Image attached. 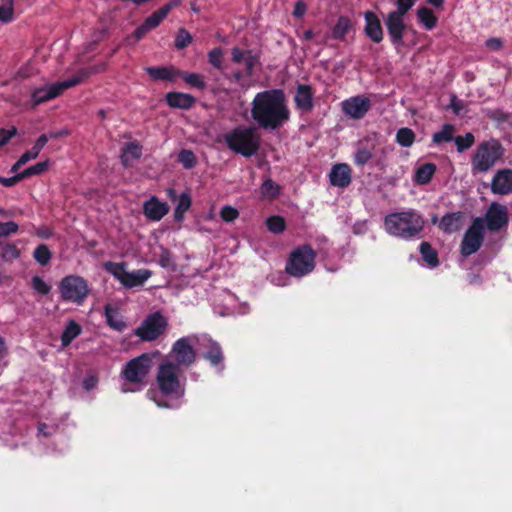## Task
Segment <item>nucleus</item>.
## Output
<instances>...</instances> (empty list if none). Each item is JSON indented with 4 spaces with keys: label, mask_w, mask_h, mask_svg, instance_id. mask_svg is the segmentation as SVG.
<instances>
[{
    "label": "nucleus",
    "mask_w": 512,
    "mask_h": 512,
    "mask_svg": "<svg viewBox=\"0 0 512 512\" xmlns=\"http://www.w3.org/2000/svg\"><path fill=\"white\" fill-rule=\"evenodd\" d=\"M251 117L264 130H276L290 119L287 98L282 89L258 92L251 103Z\"/></svg>",
    "instance_id": "1"
},
{
    "label": "nucleus",
    "mask_w": 512,
    "mask_h": 512,
    "mask_svg": "<svg viewBox=\"0 0 512 512\" xmlns=\"http://www.w3.org/2000/svg\"><path fill=\"white\" fill-rule=\"evenodd\" d=\"M424 225L423 216L413 209L390 213L384 218L386 232L406 240L418 237Z\"/></svg>",
    "instance_id": "2"
},
{
    "label": "nucleus",
    "mask_w": 512,
    "mask_h": 512,
    "mask_svg": "<svg viewBox=\"0 0 512 512\" xmlns=\"http://www.w3.org/2000/svg\"><path fill=\"white\" fill-rule=\"evenodd\" d=\"M183 369L177 368L169 359L163 360L158 366L156 383L162 395L178 400L184 397L186 378Z\"/></svg>",
    "instance_id": "3"
},
{
    "label": "nucleus",
    "mask_w": 512,
    "mask_h": 512,
    "mask_svg": "<svg viewBox=\"0 0 512 512\" xmlns=\"http://www.w3.org/2000/svg\"><path fill=\"white\" fill-rule=\"evenodd\" d=\"M227 147L244 157H251L260 148V136L255 127L237 126L224 135Z\"/></svg>",
    "instance_id": "4"
},
{
    "label": "nucleus",
    "mask_w": 512,
    "mask_h": 512,
    "mask_svg": "<svg viewBox=\"0 0 512 512\" xmlns=\"http://www.w3.org/2000/svg\"><path fill=\"white\" fill-rule=\"evenodd\" d=\"M414 5L415 0H396V9L388 12L384 18L390 43L395 48L404 45V34L408 28L404 18Z\"/></svg>",
    "instance_id": "5"
},
{
    "label": "nucleus",
    "mask_w": 512,
    "mask_h": 512,
    "mask_svg": "<svg viewBox=\"0 0 512 512\" xmlns=\"http://www.w3.org/2000/svg\"><path fill=\"white\" fill-rule=\"evenodd\" d=\"M316 252L308 244L301 245L290 253L285 272L292 277H303L315 269Z\"/></svg>",
    "instance_id": "6"
},
{
    "label": "nucleus",
    "mask_w": 512,
    "mask_h": 512,
    "mask_svg": "<svg viewBox=\"0 0 512 512\" xmlns=\"http://www.w3.org/2000/svg\"><path fill=\"white\" fill-rule=\"evenodd\" d=\"M504 148L497 139L481 142L472 156V172H487L503 156Z\"/></svg>",
    "instance_id": "7"
},
{
    "label": "nucleus",
    "mask_w": 512,
    "mask_h": 512,
    "mask_svg": "<svg viewBox=\"0 0 512 512\" xmlns=\"http://www.w3.org/2000/svg\"><path fill=\"white\" fill-rule=\"evenodd\" d=\"M60 298L64 302L82 305L90 294L88 282L79 275H67L58 285Z\"/></svg>",
    "instance_id": "8"
},
{
    "label": "nucleus",
    "mask_w": 512,
    "mask_h": 512,
    "mask_svg": "<svg viewBox=\"0 0 512 512\" xmlns=\"http://www.w3.org/2000/svg\"><path fill=\"white\" fill-rule=\"evenodd\" d=\"M153 356L143 353L129 360L121 371V376L129 383L144 384L152 368Z\"/></svg>",
    "instance_id": "9"
},
{
    "label": "nucleus",
    "mask_w": 512,
    "mask_h": 512,
    "mask_svg": "<svg viewBox=\"0 0 512 512\" xmlns=\"http://www.w3.org/2000/svg\"><path fill=\"white\" fill-rule=\"evenodd\" d=\"M167 326V319L160 311H156L143 320L135 330V335L142 341H154L165 332Z\"/></svg>",
    "instance_id": "10"
},
{
    "label": "nucleus",
    "mask_w": 512,
    "mask_h": 512,
    "mask_svg": "<svg viewBox=\"0 0 512 512\" xmlns=\"http://www.w3.org/2000/svg\"><path fill=\"white\" fill-rule=\"evenodd\" d=\"M484 230V219L481 217L475 218L463 236L460 246L462 256L468 257L481 248L484 241Z\"/></svg>",
    "instance_id": "11"
},
{
    "label": "nucleus",
    "mask_w": 512,
    "mask_h": 512,
    "mask_svg": "<svg viewBox=\"0 0 512 512\" xmlns=\"http://www.w3.org/2000/svg\"><path fill=\"white\" fill-rule=\"evenodd\" d=\"M191 340V337H181L172 345L168 359L179 369L189 368L196 361L197 354Z\"/></svg>",
    "instance_id": "12"
},
{
    "label": "nucleus",
    "mask_w": 512,
    "mask_h": 512,
    "mask_svg": "<svg viewBox=\"0 0 512 512\" xmlns=\"http://www.w3.org/2000/svg\"><path fill=\"white\" fill-rule=\"evenodd\" d=\"M110 266H115L117 269L121 270V273L110 270L123 286L127 288H133L137 286H142L145 281H147L152 273L148 269H138L133 272L125 271L124 264L122 263H109Z\"/></svg>",
    "instance_id": "13"
},
{
    "label": "nucleus",
    "mask_w": 512,
    "mask_h": 512,
    "mask_svg": "<svg viewBox=\"0 0 512 512\" xmlns=\"http://www.w3.org/2000/svg\"><path fill=\"white\" fill-rule=\"evenodd\" d=\"M370 108V99L363 95L353 96L342 102V110L344 114L352 119H362Z\"/></svg>",
    "instance_id": "14"
},
{
    "label": "nucleus",
    "mask_w": 512,
    "mask_h": 512,
    "mask_svg": "<svg viewBox=\"0 0 512 512\" xmlns=\"http://www.w3.org/2000/svg\"><path fill=\"white\" fill-rule=\"evenodd\" d=\"M201 357L206 360L216 373L220 374L225 369V356L221 345L213 340H209Z\"/></svg>",
    "instance_id": "15"
},
{
    "label": "nucleus",
    "mask_w": 512,
    "mask_h": 512,
    "mask_svg": "<svg viewBox=\"0 0 512 512\" xmlns=\"http://www.w3.org/2000/svg\"><path fill=\"white\" fill-rule=\"evenodd\" d=\"M483 219L488 230L499 231L508 223L507 210L504 206L498 203H492L485 214V218Z\"/></svg>",
    "instance_id": "16"
},
{
    "label": "nucleus",
    "mask_w": 512,
    "mask_h": 512,
    "mask_svg": "<svg viewBox=\"0 0 512 512\" xmlns=\"http://www.w3.org/2000/svg\"><path fill=\"white\" fill-rule=\"evenodd\" d=\"M364 20V33L366 37L375 44L382 42L384 31L378 15L371 10H367L364 12Z\"/></svg>",
    "instance_id": "17"
},
{
    "label": "nucleus",
    "mask_w": 512,
    "mask_h": 512,
    "mask_svg": "<svg viewBox=\"0 0 512 512\" xmlns=\"http://www.w3.org/2000/svg\"><path fill=\"white\" fill-rule=\"evenodd\" d=\"M293 100L298 110L303 113L311 112L314 108V91L312 86L298 84Z\"/></svg>",
    "instance_id": "18"
},
{
    "label": "nucleus",
    "mask_w": 512,
    "mask_h": 512,
    "mask_svg": "<svg viewBox=\"0 0 512 512\" xmlns=\"http://www.w3.org/2000/svg\"><path fill=\"white\" fill-rule=\"evenodd\" d=\"M330 184L334 187L346 188L352 181V170L347 163L333 165L329 173Z\"/></svg>",
    "instance_id": "19"
},
{
    "label": "nucleus",
    "mask_w": 512,
    "mask_h": 512,
    "mask_svg": "<svg viewBox=\"0 0 512 512\" xmlns=\"http://www.w3.org/2000/svg\"><path fill=\"white\" fill-rule=\"evenodd\" d=\"M169 212V205L161 202L156 196L150 197L143 204L144 215L152 221H160Z\"/></svg>",
    "instance_id": "20"
},
{
    "label": "nucleus",
    "mask_w": 512,
    "mask_h": 512,
    "mask_svg": "<svg viewBox=\"0 0 512 512\" xmlns=\"http://www.w3.org/2000/svg\"><path fill=\"white\" fill-rule=\"evenodd\" d=\"M166 17L167 13L162 9V7L154 11L139 27L135 29L133 37H135L137 41L142 39L147 33L158 27Z\"/></svg>",
    "instance_id": "21"
},
{
    "label": "nucleus",
    "mask_w": 512,
    "mask_h": 512,
    "mask_svg": "<svg viewBox=\"0 0 512 512\" xmlns=\"http://www.w3.org/2000/svg\"><path fill=\"white\" fill-rule=\"evenodd\" d=\"M491 190L494 194L499 195L512 193V170L502 169L497 171L492 179Z\"/></svg>",
    "instance_id": "22"
},
{
    "label": "nucleus",
    "mask_w": 512,
    "mask_h": 512,
    "mask_svg": "<svg viewBox=\"0 0 512 512\" xmlns=\"http://www.w3.org/2000/svg\"><path fill=\"white\" fill-rule=\"evenodd\" d=\"M104 69H105V64L84 67V68L79 69L72 77H70L66 80L60 81V82L65 91L66 89H69L76 85L81 84L86 79H88L90 76L97 74V73L103 71Z\"/></svg>",
    "instance_id": "23"
},
{
    "label": "nucleus",
    "mask_w": 512,
    "mask_h": 512,
    "mask_svg": "<svg viewBox=\"0 0 512 512\" xmlns=\"http://www.w3.org/2000/svg\"><path fill=\"white\" fill-rule=\"evenodd\" d=\"M64 89L61 82L51 84L49 87L37 88L32 92L31 98L33 105L37 106L51 99H54L63 93Z\"/></svg>",
    "instance_id": "24"
},
{
    "label": "nucleus",
    "mask_w": 512,
    "mask_h": 512,
    "mask_svg": "<svg viewBox=\"0 0 512 512\" xmlns=\"http://www.w3.org/2000/svg\"><path fill=\"white\" fill-rule=\"evenodd\" d=\"M165 99L169 107L182 110H188L196 103L194 96L182 92H168Z\"/></svg>",
    "instance_id": "25"
},
{
    "label": "nucleus",
    "mask_w": 512,
    "mask_h": 512,
    "mask_svg": "<svg viewBox=\"0 0 512 512\" xmlns=\"http://www.w3.org/2000/svg\"><path fill=\"white\" fill-rule=\"evenodd\" d=\"M142 156V146L141 144L134 140L124 144L122 147V153L120 155L121 164L125 168H129L132 163L131 159L138 160Z\"/></svg>",
    "instance_id": "26"
},
{
    "label": "nucleus",
    "mask_w": 512,
    "mask_h": 512,
    "mask_svg": "<svg viewBox=\"0 0 512 512\" xmlns=\"http://www.w3.org/2000/svg\"><path fill=\"white\" fill-rule=\"evenodd\" d=\"M462 219L463 213L460 211L447 213L441 218L439 222V229L447 234L457 232L461 228Z\"/></svg>",
    "instance_id": "27"
},
{
    "label": "nucleus",
    "mask_w": 512,
    "mask_h": 512,
    "mask_svg": "<svg viewBox=\"0 0 512 512\" xmlns=\"http://www.w3.org/2000/svg\"><path fill=\"white\" fill-rule=\"evenodd\" d=\"M145 71L156 81H174L178 74H180V70L165 66L146 67Z\"/></svg>",
    "instance_id": "28"
},
{
    "label": "nucleus",
    "mask_w": 512,
    "mask_h": 512,
    "mask_svg": "<svg viewBox=\"0 0 512 512\" xmlns=\"http://www.w3.org/2000/svg\"><path fill=\"white\" fill-rule=\"evenodd\" d=\"M436 170L437 167L434 163L428 162L420 165L415 171L414 182L418 185L428 184L432 180Z\"/></svg>",
    "instance_id": "29"
},
{
    "label": "nucleus",
    "mask_w": 512,
    "mask_h": 512,
    "mask_svg": "<svg viewBox=\"0 0 512 512\" xmlns=\"http://www.w3.org/2000/svg\"><path fill=\"white\" fill-rule=\"evenodd\" d=\"M352 29V22L347 16H340L332 28L331 37L335 40H344Z\"/></svg>",
    "instance_id": "30"
},
{
    "label": "nucleus",
    "mask_w": 512,
    "mask_h": 512,
    "mask_svg": "<svg viewBox=\"0 0 512 512\" xmlns=\"http://www.w3.org/2000/svg\"><path fill=\"white\" fill-rule=\"evenodd\" d=\"M104 315L106 318V322L112 329L122 332L126 328V323L123 321L122 317L118 315L116 309H114L111 305H106L104 308Z\"/></svg>",
    "instance_id": "31"
},
{
    "label": "nucleus",
    "mask_w": 512,
    "mask_h": 512,
    "mask_svg": "<svg viewBox=\"0 0 512 512\" xmlns=\"http://www.w3.org/2000/svg\"><path fill=\"white\" fill-rule=\"evenodd\" d=\"M418 20L427 30H432L436 27L438 18L433 10L428 7L422 6L417 10Z\"/></svg>",
    "instance_id": "32"
},
{
    "label": "nucleus",
    "mask_w": 512,
    "mask_h": 512,
    "mask_svg": "<svg viewBox=\"0 0 512 512\" xmlns=\"http://www.w3.org/2000/svg\"><path fill=\"white\" fill-rule=\"evenodd\" d=\"M82 331L81 326L74 320H70L61 335V344L63 347H67L71 342L80 335Z\"/></svg>",
    "instance_id": "33"
},
{
    "label": "nucleus",
    "mask_w": 512,
    "mask_h": 512,
    "mask_svg": "<svg viewBox=\"0 0 512 512\" xmlns=\"http://www.w3.org/2000/svg\"><path fill=\"white\" fill-rule=\"evenodd\" d=\"M192 205V199L189 193H182L178 197L177 205L174 209V219L177 222H181L184 219L185 213L190 209Z\"/></svg>",
    "instance_id": "34"
},
{
    "label": "nucleus",
    "mask_w": 512,
    "mask_h": 512,
    "mask_svg": "<svg viewBox=\"0 0 512 512\" xmlns=\"http://www.w3.org/2000/svg\"><path fill=\"white\" fill-rule=\"evenodd\" d=\"M422 259L430 266L436 267L439 265L438 252L432 247L429 242L423 241L419 246Z\"/></svg>",
    "instance_id": "35"
},
{
    "label": "nucleus",
    "mask_w": 512,
    "mask_h": 512,
    "mask_svg": "<svg viewBox=\"0 0 512 512\" xmlns=\"http://www.w3.org/2000/svg\"><path fill=\"white\" fill-rule=\"evenodd\" d=\"M455 131V127L452 124H444L442 129L438 132H435L432 136V142L436 145H440L442 143H448L454 139L453 134Z\"/></svg>",
    "instance_id": "36"
},
{
    "label": "nucleus",
    "mask_w": 512,
    "mask_h": 512,
    "mask_svg": "<svg viewBox=\"0 0 512 512\" xmlns=\"http://www.w3.org/2000/svg\"><path fill=\"white\" fill-rule=\"evenodd\" d=\"M373 158V148L359 145L353 155V163L363 167Z\"/></svg>",
    "instance_id": "37"
},
{
    "label": "nucleus",
    "mask_w": 512,
    "mask_h": 512,
    "mask_svg": "<svg viewBox=\"0 0 512 512\" xmlns=\"http://www.w3.org/2000/svg\"><path fill=\"white\" fill-rule=\"evenodd\" d=\"M20 256V250L16 244L0 240V257L4 261L17 259Z\"/></svg>",
    "instance_id": "38"
},
{
    "label": "nucleus",
    "mask_w": 512,
    "mask_h": 512,
    "mask_svg": "<svg viewBox=\"0 0 512 512\" xmlns=\"http://www.w3.org/2000/svg\"><path fill=\"white\" fill-rule=\"evenodd\" d=\"M260 191L263 197L272 200L279 196L281 187L272 179L268 178L262 183Z\"/></svg>",
    "instance_id": "39"
},
{
    "label": "nucleus",
    "mask_w": 512,
    "mask_h": 512,
    "mask_svg": "<svg viewBox=\"0 0 512 512\" xmlns=\"http://www.w3.org/2000/svg\"><path fill=\"white\" fill-rule=\"evenodd\" d=\"M178 76H180L185 81V83L191 87L197 88L199 90H204L206 88V83L201 74L180 71Z\"/></svg>",
    "instance_id": "40"
},
{
    "label": "nucleus",
    "mask_w": 512,
    "mask_h": 512,
    "mask_svg": "<svg viewBox=\"0 0 512 512\" xmlns=\"http://www.w3.org/2000/svg\"><path fill=\"white\" fill-rule=\"evenodd\" d=\"M396 141L402 147H410L415 141V133L410 128H400L396 133Z\"/></svg>",
    "instance_id": "41"
},
{
    "label": "nucleus",
    "mask_w": 512,
    "mask_h": 512,
    "mask_svg": "<svg viewBox=\"0 0 512 512\" xmlns=\"http://www.w3.org/2000/svg\"><path fill=\"white\" fill-rule=\"evenodd\" d=\"M266 226L270 232L280 234L286 229V221L282 216L273 215L266 219Z\"/></svg>",
    "instance_id": "42"
},
{
    "label": "nucleus",
    "mask_w": 512,
    "mask_h": 512,
    "mask_svg": "<svg viewBox=\"0 0 512 512\" xmlns=\"http://www.w3.org/2000/svg\"><path fill=\"white\" fill-rule=\"evenodd\" d=\"M33 257L40 265L45 266L50 262L52 254L47 245L39 244L33 252Z\"/></svg>",
    "instance_id": "43"
},
{
    "label": "nucleus",
    "mask_w": 512,
    "mask_h": 512,
    "mask_svg": "<svg viewBox=\"0 0 512 512\" xmlns=\"http://www.w3.org/2000/svg\"><path fill=\"white\" fill-rule=\"evenodd\" d=\"M49 167V160L38 162L20 172L23 180L35 175H41Z\"/></svg>",
    "instance_id": "44"
},
{
    "label": "nucleus",
    "mask_w": 512,
    "mask_h": 512,
    "mask_svg": "<svg viewBox=\"0 0 512 512\" xmlns=\"http://www.w3.org/2000/svg\"><path fill=\"white\" fill-rule=\"evenodd\" d=\"M453 140L457 147V151L462 153L473 146L475 137L471 132H467L464 136L458 135Z\"/></svg>",
    "instance_id": "45"
},
{
    "label": "nucleus",
    "mask_w": 512,
    "mask_h": 512,
    "mask_svg": "<svg viewBox=\"0 0 512 512\" xmlns=\"http://www.w3.org/2000/svg\"><path fill=\"white\" fill-rule=\"evenodd\" d=\"M13 4L14 0H2L0 5V21L4 23L12 21L14 14Z\"/></svg>",
    "instance_id": "46"
},
{
    "label": "nucleus",
    "mask_w": 512,
    "mask_h": 512,
    "mask_svg": "<svg viewBox=\"0 0 512 512\" xmlns=\"http://www.w3.org/2000/svg\"><path fill=\"white\" fill-rule=\"evenodd\" d=\"M223 49L216 47L209 51L208 62L216 69L221 70L223 68Z\"/></svg>",
    "instance_id": "47"
},
{
    "label": "nucleus",
    "mask_w": 512,
    "mask_h": 512,
    "mask_svg": "<svg viewBox=\"0 0 512 512\" xmlns=\"http://www.w3.org/2000/svg\"><path fill=\"white\" fill-rule=\"evenodd\" d=\"M179 162L185 169H192L196 165V157L193 151L183 149L178 155Z\"/></svg>",
    "instance_id": "48"
},
{
    "label": "nucleus",
    "mask_w": 512,
    "mask_h": 512,
    "mask_svg": "<svg viewBox=\"0 0 512 512\" xmlns=\"http://www.w3.org/2000/svg\"><path fill=\"white\" fill-rule=\"evenodd\" d=\"M192 42L191 34L184 28H180L176 38H175V47L177 49H184Z\"/></svg>",
    "instance_id": "49"
},
{
    "label": "nucleus",
    "mask_w": 512,
    "mask_h": 512,
    "mask_svg": "<svg viewBox=\"0 0 512 512\" xmlns=\"http://www.w3.org/2000/svg\"><path fill=\"white\" fill-rule=\"evenodd\" d=\"M31 286L35 291H37L41 295H47L51 290V286L47 284L40 276L37 275L32 277Z\"/></svg>",
    "instance_id": "50"
},
{
    "label": "nucleus",
    "mask_w": 512,
    "mask_h": 512,
    "mask_svg": "<svg viewBox=\"0 0 512 512\" xmlns=\"http://www.w3.org/2000/svg\"><path fill=\"white\" fill-rule=\"evenodd\" d=\"M19 225L14 221L0 222V240L17 233Z\"/></svg>",
    "instance_id": "51"
},
{
    "label": "nucleus",
    "mask_w": 512,
    "mask_h": 512,
    "mask_svg": "<svg viewBox=\"0 0 512 512\" xmlns=\"http://www.w3.org/2000/svg\"><path fill=\"white\" fill-rule=\"evenodd\" d=\"M259 57L252 53L251 50H246V57L243 61L246 67V75L248 77L254 74V67L258 63Z\"/></svg>",
    "instance_id": "52"
},
{
    "label": "nucleus",
    "mask_w": 512,
    "mask_h": 512,
    "mask_svg": "<svg viewBox=\"0 0 512 512\" xmlns=\"http://www.w3.org/2000/svg\"><path fill=\"white\" fill-rule=\"evenodd\" d=\"M18 134V129L12 126L10 129L0 128V148L9 143V141Z\"/></svg>",
    "instance_id": "53"
},
{
    "label": "nucleus",
    "mask_w": 512,
    "mask_h": 512,
    "mask_svg": "<svg viewBox=\"0 0 512 512\" xmlns=\"http://www.w3.org/2000/svg\"><path fill=\"white\" fill-rule=\"evenodd\" d=\"M239 212L232 206H224L220 211V217L225 222H232L237 219Z\"/></svg>",
    "instance_id": "54"
},
{
    "label": "nucleus",
    "mask_w": 512,
    "mask_h": 512,
    "mask_svg": "<svg viewBox=\"0 0 512 512\" xmlns=\"http://www.w3.org/2000/svg\"><path fill=\"white\" fill-rule=\"evenodd\" d=\"M22 180L23 178L20 173H17L14 176L8 178L0 176V184L5 187H13Z\"/></svg>",
    "instance_id": "55"
},
{
    "label": "nucleus",
    "mask_w": 512,
    "mask_h": 512,
    "mask_svg": "<svg viewBox=\"0 0 512 512\" xmlns=\"http://www.w3.org/2000/svg\"><path fill=\"white\" fill-rule=\"evenodd\" d=\"M246 50H242L239 47H234L231 51L232 61L236 64H240L245 60Z\"/></svg>",
    "instance_id": "56"
},
{
    "label": "nucleus",
    "mask_w": 512,
    "mask_h": 512,
    "mask_svg": "<svg viewBox=\"0 0 512 512\" xmlns=\"http://www.w3.org/2000/svg\"><path fill=\"white\" fill-rule=\"evenodd\" d=\"M450 107L454 113L458 115L464 107L463 101L459 100L456 95H452L450 99Z\"/></svg>",
    "instance_id": "57"
},
{
    "label": "nucleus",
    "mask_w": 512,
    "mask_h": 512,
    "mask_svg": "<svg viewBox=\"0 0 512 512\" xmlns=\"http://www.w3.org/2000/svg\"><path fill=\"white\" fill-rule=\"evenodd\" d=\"M49 141V137L47 134H41L33 145L34 150H36L39 154L44 146Z\"/></svg>",
    "instance_id": "58"
},
{
    "label": "nucleus",
    "mask_w": 512,
    "mask_h": 512,
    "mask_svg": "<svg viewBox=\"0 0 512 512\" xmlns=\"http://www.w3.org/2000/svg\"><path fill=\"white\" fill-rule=\"evenodd\" d=\"M503 43L501 41V39L499 38H489L487 41H486V47L491 49V50H494V51H497L499 50L501 47H502Z\"/></svg>",
    "instance_id": "59"
},
{
    "label": "nucleus",
    "mask_w": 512,
    "mask_h": 512,
    "mask_svg": "<svg viewBox=\"0 0 512 512\" xmlns=\"http://www.w3.org/2000/svg\"><path fill=\"white\" fill-rule=\"evenodd\" d=\"M39 153L32 147L20 156V159L26 164L28 161L36 159Z\"/></svg>",
    "instance_id": "60"
},
{
    "label": "nucleus",
    "mask_w": 512,
    "mask_h": 512,
    "mask_svg": "<svg viewBox=\"0 0 512 512\" xmlns=\"http://www.w3.org/2000/svg\"><path fill=\"white\" fill-rule=\"evenodd\" d=\"M306 4L302 1H298L295 4L293 15L296 17H301L306 12Z\"/></svg>",
    "instance_id": "61"
},
{
    "label": "nucleus",
    "mask_w": 512,
    "mask_h": 512,
    "mask_svg": "<svg viewBox=\"0 0 512 512\" xmlns=\"http://www.w3.org/2000/svg\"><path fill=\"white\" fill-rule=\"evenodd\" d=\"M69 134H70L69 130L64 128V129H61L58 131H50L47 135L50 140V139H57V138H61L64 136H68Z\"/></svg>",
    "instance_id": "62"
},
{
    "label": "nucleus",
    "mask_w": 512,
    "mask_h": 512,
    "mask_svg": "<svg viewBox=\"0 0 512 512\" xmlns=\"http://www.w3.org/2000/svg\"><path fill=\"white\" fill-rule=\"evenodd\" d=\"M159 263L164 268H167L170 265V254L167 250L161 254Z\"/></svg>",
    "instance_id": "63"
},
{
    "label": "nucleus",
    "mask_w": 512,
    "mask_h": 512,
    "mask_svg": "<svg viewBox=\"0 0 512 512\" xmlns=\"http://www.w3.org/2000/svg\"><path fill=\"white\" fill-rule=\"evenodd\" d=\"M180 4H181V0H171L170 2L163 5L162 9L165 10V12L168 15L173 8L179 6Z\"/></svg>",
    "instance_id": "64"
}]
</instances>
